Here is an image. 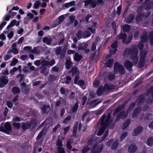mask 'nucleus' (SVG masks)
Segmentation results:
<instances>
[{
	"mask_svg": "<svg viewBox=\"0 0 153 153\" xmlns=\"http://www.w3.org/2000/svg\"><path fill=\"white\" fill-rule=\"evenodd\" d=\"M88 46V44L86 43L82 44V45L79 46L78 48V50L79 51L85 50Z\"/></svg>",
	"mask_w": 153,
	"mask_h": 153,
	"instance_id": "41",
	"label": "nucleus"
},
{
	"mask_svg": "<svg viewBox=\"0 0 153 153\" xmlns=\"http://www.w3.org/2000/svg\"><path fill=\"white\" fill-rule=\"evenodd\" d=\"M143 130V127L141 126H139L135 128L134 130L132 135L133 136H136L140 134Z\"/></svg>",
	"mask_w": 153,
	"mask_h": 153,
	"instance_id": "9",
	"label": "nucleus"
},
{
	"mask_svg": "<svg viewBox=\"0 0 153 153\" xmlns=\"http://www.w3.org/2000/svg\"><path fill=\"white\" fill-rule=\"evenodd\" d=\"M17 77L19 76L20 77V79L19 81V82H21L24 79L25 76L24 74H18L17 75Z\"/></svg>",
	"mask_w": 153,
	"mask_h": 153,
	"instance_id": "55",
	"label": "nucleus"
},
{
	"mask_svg": "<svg viewBox=\"0 0 153 153\" xmlns=\"http://www.w3.org/2000/svg\"><path fill=\"white\" fill-rule=\"evenodd\" d=\"M78 105L79 103L78 102L75 103L74 106L71 109L72 112L74 113L77 111L78 108Z\"/></svg>",
	"mask_w": 153,
	"mask_h": 153,
	"instance_id": "37",
	"label": "nucleus"
},
{
	"mask_svg": "<svg viewBox=\"0 0 153 153\" xmlns=\"http://www.w3.org/2000/svg\"><path fill=\"white\" fill-rule=\"evenodd\" d=\"M144 42L142 41H140L137 47L140 51H142L144 47Z\"/></svg>",
	"mask_w": 153,
	"mask_h": 153,
	"instance_id": "46",
	"label": "nucleus"
},
{
	"mask_svg": "<svg viewBox=\"0 0 153 153\" xmlns=\"http://www.w3.org/2000/svg\"><path fill=\"white\" fill-rule=\"evenodd\" d=\"M144 16V14L143 13H139L135 17V20L137 23H139L142 21Z\"/></svg>",
	"mask_w": 153,
	"mask_h": 153,
	"instance_id": "20",
	"label": "nucleus"
},
{
	"mask_svg": "<svg viewBox=\"0 0 153 153\" xmlns=\"http://www.w3.org/2000/svg\"><path fill=\"white\" fill-rule=\"evenodd\" d=\"M104 1L103 0H97V1L94 0L91 1H89L86 3H85L84 4L85 7H86L89 4H90L92 8H95L97 5H99L102 4Z\"/></svg>",
	"mask_w": 153,
	"mask_h": 153,
	"instance_id": "6",
	"label": "nucleus"
},
{
	"mask_svg": "<svg viewBox=\"0 0 153 153\" xmlns=\"http://www.w3.org/2000/svg\"><path fill=\"white\" fill-rule=\"evenodd\" d=\"M31 52L32 53L37 54H38L40 53V51L37 50L36 47H34L33 49L32 50Z\"/></svg>",
	"mask_w": 153,
	"mask_h": 153,
	"instance_id": "51",
	"label": "nucleus"
},
{
	"mask_svg": "<svg viewBox=\"0 0 153 153\" xmlns=\"http://www.w3.org/2000/svg\"><path fill=\"white\" fill-rule=\"evenodd\" d=\"M18 60L16 58H13L10 62V66H15L16 64L18 62Z\"/></svg>",
	"mask_w": 153,
	"mask_h": 153,
	"instance_id": "44",
	"label": "nucleus"
},
{
	"mask_svg": "<svg viewBox=\"0 0 153 153\" xmlns=\"http://www.w3.org/2000/svg\"><path fill=\"white\" fill-rule=\"evenodd\" d=\"M66 147L68 150H70L72 148V146L71 145V141H69L67 142Z\"/></svg>",
	"mask_w": 153,
	"mask_h": 153,
	"instance_id": "61",
	"label": "nucleus"
},
{
	"mask_svg": "<svg viewBox=\"0 0 153 153\" xmlns=\"http://www.w3.org/2000/svg\"><path fill=\"white\" fill-rule=\"evenodd\" d=\"M122 6L121 5H120L117 7V13L118 16H119L120 15L121 12L122 10Z\"/></svg>",
	"mask_w": 153,
	"mask_h": 153,
	"instance_id": "49",
	"label": "nucleus"
},
{
	"mask_svg": "<svg viewBox=\"0 0 153 153\" xmlns=\"http://www.w3.org/2000/svg\"><path fill=\"white\" fill-rule=\"evenodd\" d=\"M115 77V75L111 74L109 75L108 78L109 80L111 81L114 79Z\"/></svg>",
	"mask_w": 153,
	"mask_h": 153,
	"instance_id": "59",
	"label": "nucleus"
},
{
	"mask_svg": "<svg viewBox=\"0 0 153 153\" xmlns=\"http://www.w3.org/2000/svg\"><path fill=\"white\" fill-rule=\"evenodd\" d=\"M46 134V132L43 133V129L39 133L37 136L36 138V140H38L41 138L43 135V134L44 135H45Z\"/></svg>",
	"mask_w": 153,
	"mask_h": 153,
	"instance_id": "39",
	"label": "nucleus"
},
{
	"mask_svg": "<svg viewBox=\"0 0 153 153\" xmlns=\"http://www.w3.org/2000/svg\"><path fill=\"white\" fill-rule=\"evenodd\" d=\"M118 145V140H116L112 143L111 148L112 149H115L117 147Z\"/></svg>",
	"mask_w": 153,
	"mask_h": 153,
	"instance_id": "36",
	"label": "nucleus"
},
{
	"mask_svg": "<svg viewBox=\"0 0 153 153\" xmlns=\"http://www.w3.org/2000/svg\"><path fill=\"white\" fill-rule=\"evenodd\" d=\"M141 109V108L138 107L134 110L132 114L133 118L136 117L137 116L138 114L140 112Z\"/></svg>",
	"mask_w": 153,
	"mask_h": 153,
	"instance_id": "23",
	"label": "nucleus"
},
{
	"mask_svg": "<svg viewBox=\"0 0 153 153\" xmlns=\"http://www.w3.org/2000/svg\"><path fill=\"white\" fill-rule=\"evenodd\" d=\"M134 16L133 14H130L128 17L126 19V22L128 24L131 23L134 19Z\"/></svg>",
	"mask_w": 153,
	"mask_h": 153,
	"instance_id": "27",
	"label": "nucleus"
},
{
	"mask_svg": "<svg viewBox=\"0 0 153 153\" xmlns=\"http://www.w3.org/2000/svg\"><path fill=\"white\" fill-rule=\"evenodd\" d=\"M40 5V1L39 0L36 1L33 4V8L37 9Z\"/></svg>",
	"mask_w": 153,
	"mask_h": 153,
	"instance_id": "45",
	"label": "nucleus"
},
{
	"mask_svg": "<svg viewBox=\"0 0 153 153\" xmlns=\"http://www.w3.org/2000/svg\"><path fill=\"white\" fill-rule=\"evenodd\" d=\"M127 36V35L126 33H121L117 36V38L118 40L121 39L122 43L125 44V42L126 40Z\"/></svg>",
	"mask_w": 153,
	"mask_h": 153,
	"instance_id": "11",
	"label": "nucleus"
},
{
	"mask_svg": "<svg viewBox=\"0 0 153 153\" xmlns=\"http://www.w3.org/2000/svg\"><path fill=\"white\" fill-rule=\"evenodd\" d=\"M17 21L16 20L14 19L8 25L7 27V29H9L11 28L12 27L15 26L16 23Z\"/></svg>",
	"mask_w": 153,
	"mask_h": 153,
	"instance_id": "38",
	"label": "nucleus"
},
{
	"mask_svg": "<svg viewBox=\"0 0 153 153\" xmlns=\"http://www.w3.org/2000/svg\"><path fill=\"white\" fill-rule=\"evenodd\" d=\"M153 4V1H150L146 7V9H150L152 7V5Z\"/></svg>",
	"mask_w": 153,
	"mask_h": 153,
	"instance_id": "62",
	"label": "nucleus"
},
{
	"mask_svg": "<svg viewBox=\"0 0 153 153\" xmlns=\"http://www.w3.org/2000/svg\"><path fill=\"white\" fill-rule=\"evenodd\" d=\"M133 65L132 63L129 61H126L124 64V67L129 71H131Z\"/></svg>",
	"mask_w": 153,
	"mask_h": 153,
	"instance_id": "16",
	"label": "nucleus"
},
{
	"mask_svg": "<svg viewBox=\"0 0 153 153\" xmlns=\"http://www.w3.org/2000/svg\"><path fill=\"white\" fill-rule=\"evenodd\" d=\"M52 39L51 37L48 38L47 37H44L42 39V42L47 45H50L52 42Z\"/></svg>",
	"mask_w": 153,
	"mask_h": 153,
	"instance_id": "18",
	"label": "nucleus"
},
{
	"mask_svg": "<svg viewBox=\"0 0 153 153\" xmlns=\"http://www.w3.org/2000/svg\"><path fill=\"white\" fill-rule=\"evenodd\" d=\"M104 149V145L103 144H99L97 147L96 150H92L95 153H100Z\"/></svg>",
	"mask_w": 153,
	"mask_h": 153,
	"instance_id": "19",
	"label": "nucleus"
},
{
	"mask_svg": "<svg viewBox=\"0 0 153 153\" xmlns=\"http://www.w3.org/2000/svg\"><path fill=\"white\" fill-rule=\"evenodd\" d=\"M5 133L8 134L12 130L11 124L8 122L5 123L4 125Z\"/></svg>",
	"mask_w": 153,
	"mask_h": 153,
	"instance_id": "12",
	"label": "nucleus"
},
{
	"mask_svg": "<svg viewBox=\"0 0 153 153\" xmlns=\"http://www.w3.org/2000/svg\"><path fill=\"white\" fill-rule=\"evenodd\" d=\"M78 122H76L75 123L73 128V136L74 137L76 135V133L77 130L78 126Z\"/></svg>",
	"mask_w": 153,
	"mask_h": 153,
	"instance_id": "32",
	"label": "nucleus"
},
{
	"mask_svg": "<svg viewBox=\"0 0 153 153\" xmlns=\"http://www.w3.org/2000/svg\"><path fill=\"white\" fill-rule=\"evenodd\" d=\"M13 122H19L21 121V118L18 117H14L12 120Z\"/></svg>",
	"mask_w": 153,
	"mask_h": 153,
	"instance_id": "54",
	"label": "nucleus"
},
{
	"mask_svg": "<svg viewBox=\"0 0 153 153\" xmlns=\"http://www.w3.org/2000/svg\"><path fill=\"white\" fill-rule=\"evenodd\" d=\"M147 33L146 31L143 32V34L140 37V41L144 42H147L149 38L150 45L151 46H153V31L149 32V38Z\"/></svg>",
	"mask_w": 153,
	"mask_h": 153,
	"instance_id": "4",
	"label": "nucleus"
},
{
	"mask_svg": "<svg viewBox=\"0 0 153 153\" xmlns=\"http://www.w3.org/2000/svg\"><path fill=\"white\" fill-rule=\"evenodd\" d=\"M122 108L120 107H118L114 111L113 114L115 115L117 114L120 111L122 110Z\"/></svg>",
	"mask_w": 153,
	"mask_h": 153,
	"instance_id": "48",
	"label": "nucleus"
},
{
	"mask_svg": "<svg viewBox=\"0 0 153 153\" xmlns=\"http://www.w3.org/2000/svg\"><path fill=\"white\" fill-rule=\"evenodd\" d=\"M103 89L102 86H100L98 88L97 91V94L98 96L100 97L102 94Z\"/></svg>",
	"mask_w": 153,
	"mask_h": 153,
	"instance_id": "34",
	"label": "nucleus"
},
{
	"mask_svg": "<svg viewBox=\"0 0 153 153\" xmlns=\"http://www.w3.org/2000/svg\"><path fill=\"white\" fill-rule=\"evenodd\" d=\"M33 123L32 122H22L21 128L23 131H25L31 127Z\"/></svg>",
	"mask_w": 153,
	"mask_h": 153,
	"instance_id": "7",
	"label": "nucleus"
},
{
	"mask_svg": "<svg viewBox=\"0 0 153 153\" xmlns=\"http://www.w3.org/2000/svg\"><path fill=\"white\" fill-rule=\"evenodd\" d=\"M127 115V114L126 112L124 111H123L120 112L117 116L116 119V121L118 120L120 118L122 119H125Z\"/></svg>",
	"mask_w": 153,
	"mask_h": 153,
	"instance_id": "15",
	"label": "nucleus"
},
{
	"mask_svg": "<svg viewBox=\"0 0 153 153\" xmlns=\"http://www.w3.org/2000/svg\"><path fill=\"white\" fill-rule=\"evenodd\" d=\"M82 32L81 30H79L77 33L76 34V36L78 39H80L82 38Z\"/></svg>",
	"mask_w": 153,
	"mask_h": 153,
	"instance_id": "56",
	"label": "nucleus"
},
{
	"mask_svg": "<svg viewBox=\"0 0 153 153\" xmlns=\"http://www.w3.org/2000/svg\"><path fill=\"white\" fill-rule=\"evenodd\" d=\"M21 123L18 122H13L12 124L13 126L15 129L19 130L21 127Z\"/></svg>",
	"mask_w": 153,
	"mask_h": 153,
	"instance_id": "35",
	"label": "nucleus"
},
{
	"mask_svg": "<svg viewBox=\"0 0 153 153\" xmlns=\"http://www.w3.org/2000/svg\"><path fill=\"white\" fill-rule=\"evenodd\" d=\"M138 49L136 45L134 44L128 48L126 49L123 52V55H124L127 53L130 55V58L135 64L137 63L138 60Z\"/></svg>",
	"mask_w": 153,
	"mask_h": 153,
	"instance_id": "2",
	"label": "nucleus"
},
{
	"mask_svg": "<svg viewBox=\"0 0 153 153\" xmlns=\"http://www.w3.org/2000/svg\"><path fill=\"white\" fill-rule=\"evenodd\" d=\"M58 153H65V152L63 147H57Z\"/></svg>",
	"mask_w": 153,
	"mask_h": 153,
	"instance_id": "53",
	"label": "nucleus"
},
{
	"mask_svg": "<svg viewBox=\"0 0 153 153\" xmlns=\"http://www.w3.org/2000/svg\"><path fill=\"white\" fill-rule=\"evenodd\" d=\"M136 102H133L131 103L129 106L128 110L129 111H131V110H132L134 108V107L136 105Z\"/></svg>",
	"mask_w": 153,
	"mask_h": 153,
	"instance_id": "42",
	"label": "nucleus"
},
{
	"mask_svg": "<svg viewBox=\"0 0 153 153\" xmlns=\"http://www.w3.org/2000/svg\"><path fill=\"white\" fill-rule=\"evenodd\" d=\"M146 144L148 146H153V137H149L146 141Z\"/></svg>",
	"mask_w": 153,
	"mask_h": 153,
	"instance_id": "29",
	"label": "nucleus"
},
{
	"mask_svg": "<svg viewBox=\"0 0 153 153\" xmlns=\"http://www.w3.org/2000/svg\"><path fill=\"white\" fill-rule=\"evenodd\" d=\"M132 39V36H128V37L127 38V40L126 41L125 44H128L131 41Z\"/></svg>",
	"mask_w": 153,
	"mask_h": 153,
	"instance_id": "63",
	"label": "nucleus"
},
{
	"mask_svg": "<svg viewBox=\"0 0 153 153\" xmlns=\"http://www.w3.org/2000/svg\"><path fill=\"white\" fill-rule=\"evenodd\" d=\"M7 78V76H3L0 78V88H3L7 84L8 81Z\"/></svg>",
	"mask_w": 153,
	"mask_h": 153,
	"instance_id": "8",
	"label": "nucleus"
},
{
	"mask_svg": "<svg viewBox=\"0 0 153 153\" xmlns=\"http://www.w3.org/2000/svg\"><path fill=\"white\" fill-rule=\"evenodd\" d=\"M90 149V147H88L87 146H85L82 149V153H86Z\"/></svg>",
	"mask_w": 153,
	"mask_h": 153,
	"instance_id": "50",
	"label": "nucleus"
},
{
	"mask_svg": "<svg viewBox=\"0 0 153 153\" xmlns=\"http://www.w3.org/2000/svg\"><path fill=\"white\" fill-rule=\"evenodd\" d=\"M73 63L71 61L70 57H69V59H67L66 60L65 68L67 69H69L73 65Z\"/></svg>",
	"mask_w": 153,
	"mask_h": 153,
	"instance_id": "22",
	"label": "nucleus"
},
{
	"mask_svg": "<svg viewBox=\"0 0 153 153\" xmlns=\"http://www.w3.org/2000/svg\"><path fill=\"white\" fill-rule=\"evenodd\" d=\"M101 126L98 132L97 135L100 136L104 132L105 129L109 128L113 129L114 126V124L112 123V119H111V114L109 113L106 116L103 114L100 118L99 121Z\"/></svg>",
	"mask_w": 153,
	"mask_h": 153,
	"instance_id": "1",
	"label": "nucleus"
},
{
	"mask_svg": "<svg viewBox=\"0 0 153 153\" xmlns=\"http://www.w3.org/2000/svg\"><path fill=\"white\" fill-rule=\"evenodd\" d=\"M71 116L69 115L66 117L63 121V123L64 124L66 123L68 121L71 120Z\"/></svg>",
	"mask_w": 153,
	"mask_h": 153,
	"instance_id": "57",
	"label": "nucleus"
},
{
	"mask_svg": "<svg viewBox=\"0 0 153 153\" xmlns=\"http://www.w3.org/2000/svg\"><path fill=\"white\" fill-rule=\"evenodd\" d=\"M77 84L80 85L81 87H83L85 84L84 81L83 80H80L78 81Z\"/></svg>",
	"mask_w": 153,
	"mask_h": 153,
	"instance_id": "64",
	"label": "nucleus"
},
{
	"mask_svg": "<svg viewBox=\"0 0 153 153\" xmlns=\"http://www.w3.org/2000/svg\"><path fill=\"white\" fill-rule=\"evenodd\" d=\"M78 71V68L76 66H74L71 68V70L69 71V73H72V76L76 75Z\"/></svg>",
	"mask_w": 153,
	"mask_h": 153,
	"instance_id": "30",
	"label": "nucleus"
},
{
	"mask_svg": "<svg viewBox=\"0 0 153 153\" xmlns=\"http://www.w3.org/2000/svg\"><path fill=\"white\" fill-rule=\"evenodd\" d=\"M20 90V89L17 86H14L12 89V92L14 94L19 93Z\"/></svg>",
	"mask_w": 153,
	"mask_h": 153,
	"instance_id": "33",
	"label": "nucleus"
},
{
	"mask_svg": "<svg viewBox=\"0 0 153 153\" xmlns=\"http://www.w3.org/2000/svg\"><path fill=\"white\" fill-rule=\"evenodd\" d=\"M55 63V61L53 59L50 62L45 60H42V65L39 67L40 73L42 74L45 73L47 70V66H52Z\"/></svg>",
	"mask_w": 153,
	"mask_h": 153,
	"instance_id": "3",
	"label": "nucleus"
},
{
	"mask_svg": "<svg viewBox=\"0 0 153 153\" xmlns=\"http://www.w3.org/2000/svg\"><path fill=\"white\" fill-rule=\"evenodd\" d=\"M62 48L60 46L58 47L55 50L56 55H59L61 52Z\"/></svg>",
	"mask_w": 153,
	"mask_h": 153,
	"instance_id": "52",
	"label": "nucleus"
},
{
	"mask_svg": "<svg viewBox=\"0 0 153 153\" xmlns=\"http://www.w3.org/2000/svg\"><path fill=\"white\" fill-rule=\"evenodd\" d=\"M118 42L117 41H114L111 45V47L112 49H113L112 51L113 53H115L117 51V47L118 46Z\"/></svg>",
	"mask_w": 153,
	"mask_h": 153,
	"instance_id": "17",
	"label": "nucleus"
},
{
	"mask_svg": "<svg viewBox=\"0 0 153 153\" xmlns=\"http://www.w3.org/2000/svg\"><path fill=\"white\" fill-rule=\"evenodd\" d=\"M114 71L117 73L119 72L120 74H123L125 73V70L123 66L119 64L118 62H115L114 64Z\"/></svg>",
	"mask_w": 153,
	"mask_h": 153,
	"instance_id": "5",
	"label": "nucleus"
},
{
	"mask_svg": "<svg viewBox=\"0 0 153 153\" xmlns=\"http://www.w3.org/2000/svg\"><path fill=\"white\" fill-rule=\"evenodd\" d=\"M131 119L130 118L127 119L123 123L122 126L123 129H125L126 128L129 126L130 122Z\"/></svg>",
	"mask_w": 153,
	"mask_h": 153,
	"instance_id": "25",
	"label": "nucleus"
},
{
	"mask_svg": "<svg viewBox=\"0 0 153 153\" xmlns=\"http://www.w3.org/2000/svg\"><path fill=\"white\" fill-rule=\"evenodd\" d=\"M115 86L112 84H110L109 85L107 83H105L103 88L105 90L107 91H109L110 90H114L115 89Z\"/></svg>",
	"mask_w": 153,
	"mask_h": 153,
	"instance_id": "14",
	"label": "nucleus"
},
{
	"mask_svg": "<svg viewBox=\"0 0 153 153\" xmlns=\"http://www.w3.org/2000/svg\"><path fill=\"white\" fill-rule=\"evenodd\" d=\"M82 55L79 54L77 53H75L74 57V60L76 62L80 61L82 59Z\"/></svg>",
	"mask_w": 153,
	"mask_h": 153,
	"instance_id": "24",
	"label": "nucleus"
},
{
	"mask_svg": "<svg viewBox=\"0 0 153 153\" xmlns=\"http://www.w3.org/2000/svg\"><path fill=\"white\" fill-rule=\"evenodd\" d=\"M114 62V60L113 59H108L107 62L105 63L106 66L109 68L112 67Z\"/></svg>",
	"mask_w": 153,
	"mask_h": 153,
	"instance_id": "26",
	"label": "nucleus"
},
{
	"mask_svg": "<svg viewBox=\"0 0 153 153\" xmlns=\"http://www.w3.org/2000/svg\"><path fill=\"white\" fill-rule=\"evenodd\" d=\"M147 53L145 51H142L140 53V60L144 61L146 57Z\"/></svg>",
	"mask_w": 153,
	"mask_h": 153,
	"instance_id": "31",
	"label": "nucleus"
},
{
	"mask_svg": "<svg viewBox=\"0 0 153 153\" xmlns=\"http://www.w3.org/2000/svg\"><path fill=\"white\" fill-rule=\"evenodd\" d=\"M91 34L90 32L88 30L85 31L82 34L84 38H87L91 36Z\"/></svg>",
	"mask_w": 153,
	"mask_h": 153,
	"instance_id": "40",
	"label": "nucleus"
},
{
	"mask_svg": "<svg viewBox=\"0 0 153 153\" xmlns=\"http://www.w3.org/2000/svg\"><path fill=\"white\" fill-rule=\"evenodd\" d=\"M56 145L59 147H62L63 145L62 143V140L61 139H57L56 142Z\"/></svg>",
	"mask_w": 153,
	"mask_h": 153,
	"instance_id": "47",
	"label": "nucleus"
},
{
	"mask_svg": "<svg viewBox=\"0 0 153 153\" xmlns=\"http://www.w3.org/2000/svg\"><path fill=\"white\" fill-rule=\"evenodd\" d=\"M127 135V133L126 132H125L123 133L121 135L120 137V141H122L123 140H125Z\"/></svg>",
	"mask_w": 153,
	"mask_h": 153,
	"instance_id": "43",
	"label": "nucleus"
},
{
	"mask_svg": "<svg viewBox=\"0 0 153 153\" xmlns=\"http://www.w3.org/2000/svg\"><path fill=\"white\" fill-rule=\"evenodd\" d=\"M122 30L123 32L128 33L131 30L130 26L128 25L125 24L123 26Z\"/></svg>",
	"mask_w": 153,
	"mask_h": 153,
	"instance_id": "28",
	"label": "nucleus"
},
{
	"mask_svg": "<svg viewBox=\"0 0 153 153\" xmlns=\"http://www.w3.org/2000/svg\"><path fill=\"white\" fill-rule=\"evenodd\" d=\"M42 112L44 114H48L50 110V106L49 105H44L41 108Z\"/></svg>",
	"mask_w": 153,
	"mask_h": 153,
	"instance_id": "21",
	"label": "nucleus"
},
{
	"mask_svg": "<svg viewBox=\"0 0 153 153\" xmlns=\"http://www.w3.org/2000/svg\"><path fill=\"white\" fill-rule=\"evenodd\" d=\"M145 99V97L144 94H141L137 97V105H141L143 103Z\"/></svg>",
	"mask_w": 153,
	"mask_h": 153,
	"instance_id": "13",
	"label": "nucleus"
},
{
	"mask_svg": "<svg viewBox=\"0 0 153 153\" xmlns=\"http://www.w3.org/2000/svg\"><path fill=\"white\" fill-rule=\"evenodd\" d=\"M100 82L98 80H96L94 82L93 85L94 87L95 88L97 87L99 85Z\"/></svg>",
	"mask_w": 153,
	"mask_h": 153,
	"instance_id": "60",
	"label": "nucleus"
},
{
	"mask_svg": "<svg viewBox=\"0 0 153 153\" xmlns=\"http://www.w3.org/2000/svg\"><path fill=\"white\" fill-rule=\"evenodd\" d=\"M137 149L138 147L136 144L131 143L128 148V152L129 153H134Z\"/></svg>",
	"mask_w": 153,
	"mask_h": 153,
	"instance_id": "10",
	"label": "nucleus"
},
{
	"mask_svg": "<svg viewBox=\"0 0 153 153\" xmlns=\"http://www.w3.org/2000/svg\"><path fill=\"white\" fill-rule=\"evenodd\" d=\"M11 17V16L10 14H7L4 16L3 20L6 21H8L10 19Z\"/></svg>",
	"mask_w": 153,
	"mask_h": 153,
	"instance_id": "58",
	"label": "nucleus"
}]
</instances>
